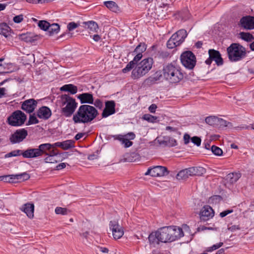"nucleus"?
Returning <instances> with one entry per match:
<instances>
[{
  "label": "nucleus",
  "instance_id": "nucleus-24",
  "mask_svg": "<svg viewBox=\"0 0 254 254\" xmlns=\"http://www.w3.org/2000/svg\"><path fill=\"white\" fill-rule=\"evenodd\" d=\"M38 149L41 156L43 155H47L52 151V145L51 144L49 143L41 144L39 146Z\"/></svg>",
  "mask_w": 254,
  "mask_h": 254
},
{
  "label": "nucleus",
  "instance_id": "nucleus-43",
  "mask_svg": "<svg viewBox=\"0 0 254 254\" xmlns=\"http://www.w3.org/2000/svg\"><path fill=\"white\" fill-rule=\"evenodd\" d=\"M70 211L66 208H63L61 207H57L55 209V213L57 214H61L63 215H67Z\"/></svg>",
  "mask_w": 254,
  "mask_h": 254
},
{
  "label": "nucleus",
  "instance_id": "nucleus-2",
  "mask_svg": "<svg viewBox=\"0 0 254 254\" xmlns=\"http://www.w3.org/2000/svg\"><path fill=\"white\" fill-rule=\"evenodd\" d=\"M158 234L159 240L162 243L173 242L184 235L182 229L176 226L160 228L158 229Z\"/></svg>",
  "mask_w": 254,
  "mask_h": 254
},
{
  "label": "nucleus",
  "instance_id": "nucleus-53",
  "mask_svg": "<svg viewBox=\"0 0 254 254\" xmlns=\"http://www.w3.org/2000/svg\"><path fill=\"white\" fill-rule=\"evenodd\" d=\"M191 140L196 146H199L200 145L201 140L199 137L196 136H193L191 138Z\"/></svg>",
  "mask_w": 254,
  "mask_h": 254
},
{
  "label": "nucleus",
  "instance_id": "nucleus-22",
  "mask_svg": "<svg viewBox=\"0 0 254 254\" xmlns=\"http://www.w3.org/2000/svg\"><path fill=\"white\" fill-rule=\"evenodd\" d=\"M20 210L24 212L27 216L30 219L34 217V205L33 204L26 203L24 204L21 208Z\"/></svg>",
  "mask_w": 254,
  "mask_h": 254
},
{
  "label": "nucleus",
  "instance_id": "nucleus-5",
  "mask_svg": "<svg viewBox=\"0 0 254 254\" xmlns=\"http://www.w3.org/2000/svg\"><path fill=\"white\" fill-rule=\"evenodd\" d=\"M153 63V59L148 58L143 60L132 70L131 77L133 79H138L145 75L151 69Z\"/></svg>",
  "mask_w": 254,
  "mask_h": 254
},
{
  "label": "nucleus",
  "instance_id": "nucleus-52",
  "mask_svg": "<svg viewBox=\"0 0 254 254\" xmlns=\"http://www.w3.org/2000/svg\"><path fill=\"white\" fill-rule=\"evenodd\" d=\"M96 107L99 109H102L103 107V103L102 101L100 99H96L93 104Z\"/></svg>",
  "mask_w": 254,
  "mask_h": 254
},
{
  "label": "nucleus",
  "instance_id": "nucleus-28",
  "mask_svg": "<svg viewBox=\"0 0 254 254\" xmlns=\"http://www.w3.org/2000/svg\"><path fill=\"white\" fill-rule=\"evenodd\" d=\"M159 234H158V230L154 232H152L148 236V240L150 245L155 246L158 245L160 241L159 240Z\"/></svg>",
  "mask_w": 254,
  "mask_h": 254
},
{
  "label": "nucleus",
  "instance_id": "nucleus-48",
  "mask_svg": "<svg viewBox=\"0 0 254 254\" xmlns=\"http://www.w3.org/2000/svg\"><path fill=\"white\" fill-rule=\"evenodd\" d=\"M143 119L148 122L153 123L157 120V117L150 114H145L143 116Z\"/></svg>",
  "mask_w": 254,
  "mask_h": 254
},
{
  "label": "nucleus",
  "instance_id": "nucleus-47",
  "mask_svg": "<svg viewBox=\"0 0 254 254\" xmlns=\"http://www.w3.org/2000/svg\"><path fill=\"white\" fill-rule=\"evenodd\" d=\"M39 123L38 120L37 119L35 115H30L29 119L27 124V125H30L32 124H36Z\"/></svg>",
  "mask_w": 254,
  "mask_h": 254
},
{
  "label": "nucleus",
  "instance_id": "nucleus-41",
  "mask_svg": "<svg viewBox=\"0 0 254 254\" xmlns=\"http://www.w3.org/2000/svg\"><path fill=\"white\" fill-rule=\"evenodd\" d=\"M146 49V45L144 43H140L133 51V53H139L142 54Z\"/></svg>",
  "mask_w": 254,
  "mask_h": 254
},
{
  "label": "nucleus",
  "instance_id": "nucleus-62",
  "mask_svg": "<svg viewBox=\"0 0 254 254\" xmlns=\"http://www.w3.org/2000/svg\"><path fill=\"white\" fill-rule=\"evenodd\" d=\"M157 108V107L156 104H152L149 107L148 109L150 112L152 113H154L156 111Z\"/></svg>",
  "mask_w": 254,
  "mask_h": 254
},
{
  "label": "nucleus",
  "instance_id": "nucleus-6",
  "mask_svg": "<svg viewBox=\"0 0 254 254\" xmlns=\"http://www.w3.org/2000/svg\"><path fill=\"white\" fill-rule=\"evenodd\" d=\"M75 100L67 95L61 96V113L65 117H70L77 107Z\"/></svg>",
  "mask_w": 254,
  "mask_h": 254
},
{
  "label": "nucleus",
  "instance_id": "nucleus-50",
  "mask_svg": "<svg viewBox=\"0 0 254 254\" xmlns=\"http://www.w3.org/2000/svg\"><path fill=\"white\" fill-rule=\"evenodd\" d=\"M135 65V64L133 63V62L130 61L127 64L126 67L123 69V72L126 73L127 71H130L134 67Z\"/></svg>",
  "mask_w": 254,
  "mask_h": 254
},
{
  "label": "nucleus",
  "instance_id": "nucleus-15",
  "mask_svg": "<svg viewBox=\"0 0 254 254\" xmlns=\"http://www.w3.org/2000/svg\"><path fill=\"white\" fill-rule=\"evenodd\" d=\"M105 107L102 113V118H107L115 113L116 104L114 101L110 100L105 102Z\"/></svg>",
  "mask_w": 254,
  "mask_h": 254
},
{
  "label": "nucleus",
  "instance_id": "nucleus-60",
  "mask_svg": "<svg viewBox=\"0 0 254 254\" xmlns=\"http://www.w3.org/2000/svg\"><path fill=\"white\" fill-rule=\"evenodd\" d=\"M190 137L188 133H185L184 135V140L185 144H188L190 142Z\"/></svg>",
  "mask_w": 254,
  "mask_h": 254
},
{
  "label": "nucleus",
  "instance_id": "nucleus-11",
  "mask_svg": "<svg viewBox=\"0 0 254 254\" xmlns=\"http://www.w3.org/2000/svg\"><path fill=\"white\" fill-rule=\"evenodd\" d=\"M209 58L205 61V63L210 65L212 61H215L216 64L218 66L221 65L223 64V60L221 57L220 52L214 49H210L208 51Z\"/></svg>",
  "mask_w": 254,
  "mask_h": 254
},
{
  "label": "nucleus",
  "instance_id": "nucleus-57",
  "mask_svg": "<svg viewBox=\"0 0 254 254\" xmlns=\"http://www.w3.org/2000/svg\"><path fill=\"white\" fill-rule=\"evenodd\" d=\"M23 19V15L22 14L15 16L13 17V20L15 23H19L21 22Z\"/></svg>",
  "mask_w": 254,
  "mask_h": 254
},
{
  "label": "nucleus",
  "instance_id": "nucleus-29",
  "mask_svg": "<svg viewBox=\"0 0 254 254\" xmlns=\"http://www.w3.org/2000/svg\"><path fill=\"white\" fill-rule=\"evenodd\" d=\"M61 91H67L72 94H74L77 92V87L71 84H65L61 87Z\"/></svg>",
  "mask_w": 254,
  "mask_h": 254
},
{
  "label": "nucleus",
  "instance_id": "nucleus-35",
  "mask_svg": "<svg viewBox=\"0 0 254 254\" xmlns=\"http://www.w3.org/2000/svg\"><path fill=\"white\" fill-rule=\"evenodd\" d=\"M218 122H217L216 126L220 128H224L226 127H233L232 124L226 121L221 118H218Z\"/></svg>",
  "mask_w": 254,
  "mask_h": 254
},
{
  "label": "nucleus",
  "instance_id": "nucleus-26",
  "mask_svg": "<svg viewBox=\"0 0 254 254\" xmlns=\"http://www.w3.org/2000/svg\"><path fill=\"white\" fill-rule=\"evenodd\" d=\"M162 78V74L161 71H157L152 76L146 79L148 83L154 84L157 81H160Z\"/></svg>",
  "mask_w": 254,
  "mask_h": 254
},
{
  "label": "nucleus",
  "instance_id": "nucleus-39",
  "mask_svg": "<svg viewBox=\"0 0 254 254\" xmlns=\"http://www.w3.org/2000/svg\"><path fill=\"white\" fill-rule=\"evenodd\" d=\"M241 38L247 42H250L252 41L253 39H254V37L253 36L252 34H250V33H246V32H241L240 33Z\"/></svg>",
  "mask_w": 254,
  "mask_h": 254
},
{
  "label": "nucleus",
  "instance_id": "nucleus-44",
  "mask_svg": "<svg viewBox=\"0 0 254 254\" xmlns=\"http://www.w3.org/2000/svg\"><path fill=\"white\" fill-rule=\"evenodd\" d=\"M50 23L45 20H40L38 22V26L44 31H48Z\"/></svg>",
  "mask_w": 254,
  "mask_h": 254
},
{
  "label": "nucleus",
  "instance_id": "nucleus-45",
  "mask_svg": "<svg viewBox=\"0 0 254 254\" xmlns=\"http://www.w3.org/2000/svg\"><path fill=\"white\" fill-rule=\"evenodd\" d=\"M211 149L212 153L215 155L220 156L223 153L222 149L216 146L212 145L211 147Z\"/></svg>",
  "mask_w": 254,
  "mask_h": 254
},
{
  "label": "nucleus",
  "instance_id": "nucleus-27",
  "mask_svg": "<svg viewBox=\"0 0 254 254\" xmlns=\"http://www.w3.org/2000/svg\"><path fill=\"white\" fill-rule=\"evenodd\" d=\"M190 169L191 176H202L206 172L205 169L202 167H190Z\"/></svg>",
  "mask_w": 254,
  "mask_h": 254
},
{
  "label": "nucleus",
  "instance_id": "nucleus-59",
  "mask_svg": "<svg viewBox=\"0 0 254 254\" xmlns=\"http://www.w3.org/2000/svg\"><path fill=\"white\" fill-rule=\"evenodd\" d=\"M124 136L128 140H132L135 137V135L133 132H130L126 134Z\"/></svg>",
  "mask_w": 254,
  "mask_h": 254
},
{
  "label": "nucleus",
  "instance_id": "nucleus-4",
  "mask_svg": "<svg viewBox=\"0 0 254 254\" xmlns=\"http://www.w3.org/2000/svg\"><path fill=\"white\" fill-rule=\"evenodd\" d=\"M229 60L232 62H236L243 59L246 56L245 47L238 43H232L227 48Z\"/></svg>",
  "mask_w": 254,
  "mask_h": 254
},
{
  "label": "nucleus",
  "instance_id": "nucleus-61",
  "mask_svg": "<svg viewBox=\"0 0 254 254\" xmlns=\"http://www.w3.org/2000/svg\"><path fill=\"white\" fill-rule=\"evenodd\" d=\"M233 212V210H226L225 211H222L220 213V216L221 217H224L227 215L228 214L232 213Z\"/></svg>",
  "mask_w": 254,
  "mask_h": 254
},
{
  "label": "nucleus",
  "instance_id": "nucleus-33",
  "mask_svg": "<svg viewBox=\"0 0 254 254\" xmlns=\"http://www.w3.org/2000/svg\"><path fill=\"white\" fill-rule=\"evenodd\" d=\"M10 28L6 24H2L0 25V34L5 37H7L10 35Z\"/></svg>",
  "mask_w": 254,
  "mask_h": 254
},
{
  "label": "nucleus",
  "instance_id": "nucleus-18",
  "mask_svg": "<svg viewBox=\"0 0 254 254\" xmlns=\"http://www.w3.org/2000/svg\"><path fill=\"white\" fill-rule=\"evenodd\" d=\"M40 151L38 148H28L23 151L22 156L25 158H33L41 156Z\"/></svg>",
  "mask_w": 254,
  "mask_h": 254
},
{
  "label": "nucleus",
  "instance_id": "nucleus-7",
  "mask_svg": "<svg viewBox=\"0 0 254 254\" xmlns=\"http://www.w3.org/2000/svg\"><path fill=\"white\" fill-rule=\"evenodd\" d=\"M26 115L20 110L13 112L7 119V123L13 127H19L23 125L26 120Z\"/></svg>",
  "mask_w": 254,
  "mask_h": 254
},
{
  "label": "nucleus",
  "instance_id": "nucleus-36",
  "mask_svg": "<svg viewBox=\"0 0 254 254\" xmlns=\"http://www.w3.org/2000/svg\"><path fill=\"white\" fill-rule=\"evenodd\" d=\"M14 178H16V180L19 181H24L28 180L30 178V175L26 172H24L19 174H15V176H12Z\"/></svg>",
  "mask_w": 254,
  "mask_h": 254
},
{
  "label": "nucleus",
  "instance_id": "nucleus-46",
  "mask_svg": "<svg viewBox=\"0 0 254 254\" xmlns=\"http://www.w3.org/2000/svg\"><path fill=\"white\" fill-rule=\"evenodd\" d=\"M177 145V142L175 139L169 137H167L166 146H168L169 147H173Z\"/></svg>",
  "mask_w": 254,
  "mask_h": 254
},
{
  "label": "nucleus",
  "instance_id": "nucleus-31",
  "mask_svg": "<svg viewBox=\"0 0 254 254\" xmlns=\"http://www.w3.org/2000/svg\"><path fill=\"white\" fill-rule=\"evenodd\" d=\"M60 30V26L58 24L53 23L49 25L48 29V32L50 36L57 34L59 33Z\"/></svg>",
  "mask_w": 254,
  "mask_h": 254
},
{
  "label": "nucleus",
  "instance_id": "nucleus-56",
  "mask_svg": "<svg viewBox=\"0 0 254 254\" xmlns=\"http://www.w3.org/2000/svg\"><path fill=\"white\" fill-rule=\"evenodd\" d=\"M0 181L7 183H10V182L12 181L10 180L9 175L0 176Z\"/></svg>",
  "mask_w": 254,
  "mask_h": 254
},
{
  "label": "nucleus",
  "instance_id": "nucleus-32",
  "mask_svg": "<svg viewBox=\"0 0 254 254\" xmlns=\"http://www.w3.org/2000/svg\"><path fill=\"white\" fill-rule=\"evenodd\" d=\"M241 175L240 173H230L227 176L226 179L229 181L231 184L236 183L241 177Z\"/></svg>",
  "mask_w": 254,
  "mask_h": 254
},
{
  "label": "nucleus",
  "instance_id": "nucleus-38",
  "mask_svg": "<svg viewBox=\"0 0 254 254\" xmlns=\"http://www.w3.org/2000/svg\"><path fill=\"white\" fill-rule=\"evenodd\" d=\"M205 122L210 126H216L218 122V117L216 116H210L205 118Z\"/></svg>",
  "mask_w": 254,
  "mask_h": 254
},
{
  "label": "nucleus",
  "instance_id": "nucleus-10",
  "mask_svg": "<svg viewBox=\"0 0 254 254\" xmlns=\"http://www.w3.org/2000/svg\"><path fill=\"white\" fill-rule=\"evenodd\" d=\"M169 174L167 169L162 166H156L153 168H149L144 174L145 175H150L152 177H157L164 176Z\"/></svg>",
  "mask_w": 254,
  "mask_h": 254
},
{
  "label": "nucleus",
  "instance_id": "nucleus-55",
  "mask_svg": "<svg viewBox=\"0 0 254 254\" xmlns=\"http://www.w3.org/2000/svg\"><path fill=\"white\" fill-rule=\"evenodd\" d=\"M157 141L160 145H163L166 146L167 137L164 136L163 137H158Z\"/></svg>",
  "mask_w": 254,
  "mask_h": 254
},
{
  "label": "nucleus",
  "instance_id": "nucleus-19",
  "mask_svg": "<svg viewBox=\"0 0 254 254\" xmlns=\"http://www.w3.org/2000/svg\"><path fill=\"white\" fill-rule=\"evenodd\" d=\"M44 161L47 163H56L60 161V155L52 150L49 155H47Z\"/></svg>",
  "mask_w": 254,
  "mask_h": 254
},
{
  "label": "nucleus",
  "instance_id": "nucleus-34",
  "mask_svg": "<svg viewBox=\"0 0 254 254\" xmlns=\"http://www.w3.org/2000/svg\"><path fill=\"white\" fill-rule=\"evenodd\" d=\"M74 141L73 140H66L61 142V148L64 150H67L74 147Z\"/></svg>",
  "mask_w": 254,
  "mask_h": 254
},
{
  "label": "nucleus",
  "instance_id": "nucleus-37",
  "mask_svg": "<svg viewBox=\"0 0 254 254\" xmlns=\"http://www.w3.org/2000/svg\"><path fill=\"white\" fill-rule=\"evenodd\" d=\"M23 153V151H22L21 150H19V149L14 150L11 151L9 153L6 154L4 155V157L5 158H9V157H11L18 156L20 155H22Z\"/></svg>",
  "mask_w": 254,
  "mask_h": 254
},
{
  "label": "nucleus",
  "instance_id": "nucleus-8",
  "mask_svg": "<svg viewBox=\"0 0 254 254\" xmlns=\"http://www.w3.org/2000/svg\"><path fill=\"white\" fill-rule=\"evenodd\" d=\"M180 60L182 64L188 69H193L196 65L195 56L190 51L184 52L181 55Z\"/></svg>",
  "mask_w": 254,
  "mask_h": 254
},
{
  "label": "nucleus",
  "instance_id": "nucleus-21",
  "mask_svg": "<svg viewBox=\"0 0 254 254\" xmlns=\"http://www.w3.org/2000/svg\"><path fill=\"white\" fill-rule=\"evenodd\" d=\"M77 98L80 100L81 104L87 103L89 104H93V95L89 93H84L79 94Z\"/></svg>",
  "mask_w": 254,
  "mask_h": 254
},
{
  "label": "nucleus",
  "instance_id": "nucleus-3",
  "mask_svg": "<svg viewBox=\"0 0 254 254\" xmlns=\"http://www.w3.org/2000/svg\"><path fill=\"white\" fill-rule=\"evenodd\" d=\"M163 74L164 77L171 83H178L184 77L181 67L172 64H168L163 67Z\"/></svg>",
  "mask_w": 254,
  "mask_h": 254
},
{
  "label": "nucleus",
  "instance_id": "nucleus-54",
  "mask_svg": "<svg viewBox=\"0 0 254 254\" xmlns=\"http://www.w3.org/2000/svg\"><path fill=\"white\" fill-rule=\"evenodd\" d=\"M134 54H136V56L134 57L133 60L131 61V62H133L135 64H136L142 58V54L139 53H134Z\"/></svg>",
  "mask_w": 254,
  "mask_h": 254
},
{
  "label": "nucleus",
  "instance_id": "nucleus-17",
  "mask_svg": "<svg viewBox=\"0 0 254 254\" xmlns=\"http://www.w3.org/2000/svg\"><path fill=\"white\" fill-rule=\"evenodd\" d=\"M52 115V111L47 106H42L37 111V116L40 119L45 120L49 119Z\"/></svg>",
  "mask_w": 254,
  "mask_h": 254
},
{
  "label": "nucleus",
  "instance_id": "nucleus-25",
  "mask_svg": "<svg viewBox=\"0 0 254 254\" xmlns=\"http://www.w3.org/2000/svg\"><path fill=\"white\" fill-rule=\"evenodd\" d=\"M190 168L183 169L179 172L176 176L178 180H185L191 176Z\"/></svg>",
  "mask_w": 254,
  "mask_h": 254
},
{
  "label": "nucleus",
  "instance_id": "nucleus-12",
  "mask_svg": "<svg viewBox=\"0 0 254 254\" xmlns=\"http://www.w3.org/2000/svg\"><path fill=\"white\" fill-rule=\"evenodd\" d=\"M109 226L115 239H119L123 236L124 233L123 228L119 224L118 221L116 220L111 221Z\"/></svg>",
  "mask_w": 254,
  "mask_h": 254
},
{
  "label": "nucleus",
  "instance_id": "nucleus-20",
  "mask_svg": "<svg viewBox=\"0 0 254 254\" xmlns=\"http://www.w3.org/2000/svg\"><path fill=\"white\" fill-rule=\"evenodd\" d=\"M187 31L185 29H181L178 30L175 33L172 35H176V37L175 38V42L178 46L180 45L185 40V38L187 36Z\"/></svg>",
  "mask_w": 254,
  "mask_h": 254
},
{
  "label": "nucleus",
  "instance_id": "nucleus-30",
  "mask_svg": "<svg viewBox=\"0 0 254 254\" xmlns=\"http://www.w3.org/2000/svg\"><path fill=\"white\" fill-rule=\"evenodd\" d=\"M104 5L110 10L117 12L120 11L119 7L117 4L113 1H106L104 2Z\"/></svg>",
  "mask_w": 254,
  "mask_h": 254
},
{
  "label": "nucleus",
  "instance_id": "nucleus-64",
  "mask_svg": "<svg viewBox=\"0 0 254 254\" xmlns=\"http://www.w3.org/2000/svg\"><path fill=\"white\" fill-rule=\"evenodd\" d=\"M240 229V228L239 225H233L228 227V230L232 232Z\"/></svg>",
  "mask_w": 254,
  "mask_h": 254
},
{
  "label": "nucleus",
  "instance_id": "nucleus-49",
  "mask_svg": "<svg viewBox=\"0 0 254 254\" xmlns=\"http://www.w3.org/2000/svg\"><path fill=\"white\" fill-rule=\"evenodd\" d=\"M223 245V243L220 242L218 244L213 245L212 247H209L207 249L206 251L207 252H212L214 250H217L222 247Z\"/></svg>",
  "mask_w": 254,
  "mask_h": 254
},
{
  "label": "nucleus",
  "instance_id": "nucleus-40",
  "mask_svg": "<svg viewBox=\"0 0 254 254\" xmlns=\"http://www.w3.org/2000/svg\"><path fill=\"white\" fill-rule=\"evenodd\" d=\"M176 35H172L167 43V46L169 49H173L178 46L175 42Z\"/></svg>",
  "mask_w": 254,
  "mask_h": 254
},
{
  "label": "nucleus",
  "instance_id": "nucleus-63",
  "mask_svg": "<svg viewBox=\"0 0 254 254\" xmlns=\"http://www.w3.org/2000/svg\"><path fill=\"white\" fill-rule=\"evenodd\" d=\"M250 128H251L253 129H254V123L253 124H251L249 126H246V127H236L237 129H249Z\"/></svg>",
  "mask_w": 254,
  "mask_h": 254
},
{
  "label": "nucleus",
  "instance_id": "nucleus-13",
  "mask_svg": "<svg viewBox=\"0 0 254 254\" xmlns=\"http://www.w3.org/2000/svg\"><path fill=\"white\" fill-rule=\"evenodd\" d=\"M214 215V211L210 206L204 205L199 213L200 219L202 221H206L211 219Z\"/></svg>",
  "mask_w": 254,
  "mask_h": 254
},
{
  "label": "nucleus",
  "instance_id": "nucleus-14",
  "mask_svg": "<svg viewBox=\"0 0 254 254\" xmlns=\"http://www.w3.org/2000/svg\"><path fill=\"white\" fill-rule=\"evenodd\" d=\"M239 25L246 30L254 29V17L250 15L242 17Z\"/></svg>",
  "mask_w": 254,
  "mask_h": 254
},
{
  "label": "nucleus",
  "instance_id": "nucleus-16",
  "mask_svg": "<svg viewBox=\"0 0 254 254\" xmlns=\"http://www.w3.org/2000/svg\"><path fill=\"white\" fill-rule=\"evenodd\" d=\"M37 101L34 99L24 101L21 105V109L27 113H32L37 106Z\"/></svg>",
  "mask_w": 254,
  "mask_h": 254
},
{
  "label": "nucleus",
  "instance_id": "nucleus-9",
  "mask_svg": "<svg viewBox=\"0 0 254 254\" xmlns=\"http://www.w3.org/2000/svg\"><path fill=\"white\" fill-rule=\"evenodd\" d=\"M28 135V131L25 128L16 129L9 136V141L12 144L19 143L23 141Z\"/></svg>",
  "mask_w": 254,
  "mask_h": 254
},
{
  "label": "nucleus",
  "instance_id": "nucleus-51",
  "mask_svg": "<svg viewBox=\"0 0 254 254\" xmlns=\"http://www.w3.org/2000/svg\"><path fill=\"white\" fill-rule=\"evenodd\" d=\"M79 24L75 23L74 22H69L67 25V28L69 31H71L77 28L79 26Z\"/></svg>",
  "mask_w": 254,
  "mask_h": 254
},
{
  "label": "nucleus",
  "instance_id": "nucleus-42",
  "mask_svg": "<svg viewBox=\"0 0 254 254\" xmlns=\"http://www.w3.org/2000/svg\"><path fill=\"white\" fill-rule=\"evenodd\" d=\"M19 38L20 40L24 41L26 42H32L34 39L31 36H30L29 33H24L19 35Z\"/></svg>",
  "mask_w": 254,
  "mask_h": 254
},
{
  "label": "nucleus",
  "instance_id": "nucleus-1",
  "mask_svg": "<svg viewBox=\"0 0 254 254\" xmlns=\"http://www.w3.org/2000/svg\"><path fill=\"white\" fill-rule=\"evenodd\" d=\"M97 110L93 106L89 105H81L73 116L75 124L88 123L93 121L98 115Z\"/></svg>",
  "mask_w": 254,
  "mask_h": 254
},
{
  "label": "nucleus",
  "instance_id": "nucleus-58",
  "mask_svg": "<svg viewBox=\"0 0 254 254\" xmlns=\"http://www.w3.org/2000/svg\"><path fill=\"white\" fill-rule=\"evenodd\" d=\"M124 144L125 147H129L132 145V142L129 141L127 138H125L124 140H123V142L122 143Z\"/></svg>",
  "mask_w": 254,
  "mask_h": 254
},
{
  "label": "nucleus",
  "instance_id": "nucleus-23",
  "mask_svg": "<svg viewBox=\"0 0 254 254\" xmlns=\"http://www.w3.org/2000/svg\"><path fill=\"white\" fill-rule=\"evenodd\" d=\"M82 24L84 28L89 29L91 32H97L99 28L97 23L93 21L83 22Z\"/></svg>",
  "mask_w": 254,
  "mask_h": 254
}]
</instances>
